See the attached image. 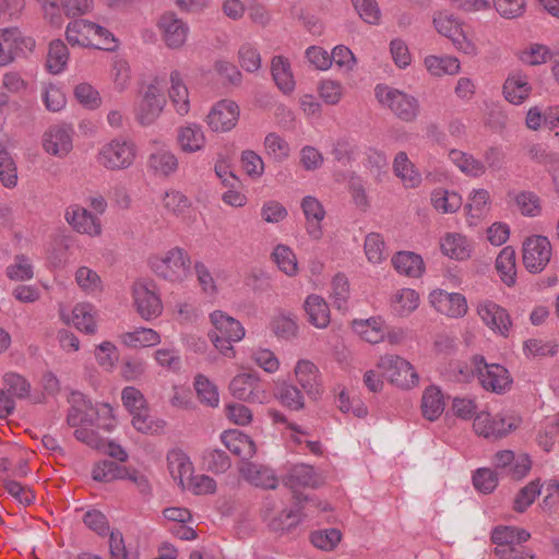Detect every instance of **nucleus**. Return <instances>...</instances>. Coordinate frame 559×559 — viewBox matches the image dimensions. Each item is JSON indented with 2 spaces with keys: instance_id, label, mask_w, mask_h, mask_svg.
Masks as SVG:
<instances>
[{
  "instance_id": "62",
  "label": "nucleus",
  "mask_w": 559,
  "mask_h": 559,
  "mask_svg": "<svg viewBox=\"0 0 559 559\" xmlns=\"http://www.w3.org/2000/svg\"><path fill=\"white\" fill-rule=\"evenodd\" d=\"M229 390L238 402L227 404L228 419H236L242 416L243 405L241 402L245 397V377L242 374L236 376L230 382Z\"/></svg>"
},
{
  "instance_id": "27",
  "label": "nucleus",
  "mask_w": 559,
  "mask_h": 559,
  "mask_svg": "<svg viewBox=\"0 0 559 559\" xmlns=\"http://www.w3.org/2000/svg\"><path fill=\"white\" fill-rule=\"evenodd\" d=\"M440 250L450 259L463 261L471 257L473 243L461 233H447L440 239Z\"/></svg>"
},
{
  "instance_id": "58",
  "label": "nucleus",
  "mask_w": 559,
  "mask_h": 559,
  "mask_svg": "<svg viewBox=\"0 0 559 559\" xmlns=\"http://www.w3.org/2000/svg\"><path fill=\"white\" fill-rule=\"evenodd\" d=\"M471 218L479 219L490 210V194L486 189L474 190L466 205Z\"/></svg>"
},
{
  "instance_id": "6",
  "label": "nucleus",
  "mask_w": 559,
  "mask_h": 559,
  "mask_svg": "<svg viewBox=\"0 0 559 559\" xmlns=\"http://www.w3.org/2000/svg\"><path fill=\"white\" fill-rule=\"evenodd\" d=\"M210 318L213 330L209 336L215 348L227 358L236 357L233 344L240 342L243 336L241 323L219 310L212 312Z\"/></svg>"
},
{
  "instance_id": "47",
  "label": "nucleus",
  "mask_w": 559,
  "mask_h": 559,
  "mask_svg": "<svg viewBox=\"0 0 559 559\" xmlns=\"http://www.w3.org/2000/svg\"><path fill=\"white\" fill-rule=\"evenodd\" d=\"M354 331L366 342L378 344L384 338L383 323L380 319L354 320Z\"/></svg>"
},
{
  "instance_id": "55",
  "label": "nucleus",
  "mask_w": 559,
  "mask_h": 559,
  "mask_svg": "<svg viewBox=\"0 0 559 559\" xmlns=\"http://www.w3.org/2000/svg\"><path fill=\"white\" fill-rule=\"evenodd\" d=\"M451 160L466 175L472 177H479L485 174V165L483 162L476 159L474 156L468 155L459 150H452L449 153Z\"/></svg>"
},
{
  "instance_id": "7",
  "label": "nucleus",
  "mask_w": 559,
  "mask_h": 559,
  "mask_svg": "<svg viewBox=\"0 0 559 559\" xmlns=\"http://www.w3.org/2000/svg\"><path fill=\"white\" fill-rule=\"evenodd\" d=\"M131 297L135 311L143 320L152 321L162 316L164 305L154 281L136 280L131 286Z\"/></svg>"
},
{
  "instance_id": "39",
  "label": "nucleus",
  "mask_w": 559,
  "mask_h": 559,
  "mask_svg": "<svg viewBox=\"0 0 559 559\" xmlns=\"http://www.w3.org/2000/svg\"><path fill=\"white\" fill-rule=\"evenodd\" d=\"M420 302L419 294L412 288H401L391 297V309L400 317H407L414 312Z\"/></svg>"
},
{
  "instance_id": "48",
  "label": "nucleus",
  "mask_w": 559,
  "mask_h": 559,
  "mask_svg": "<svg viewBox=\"0 0 559 559\" xmlns=\"http://www.w3.org/2000/svg\"><path fill=\"white\" fill-rule=\"evenodd\" d=\"M193 386L197 397L201 404L207 407H217L219 404V392L214 382L204 374L194 377Z\"/></svg>"
},
{
  "instance_id": "33",
  "label": "nucleus",
  "mask_w": 559,
  "mask_h": 559,
  "mask_svg": "<svg viewBox=\"0 0 559 559\" xmlns=\"http://www.w3.org/2000/svg\"><path fill=\"white\" fill-rule=\"evenodd\" d=\"M532 93V85L522 73L510 74L503 84L504 98L514 105L523 104Z\"/></svg>"
},
{
  "instance_id": "9",
  "label": "nucleus",
  "mask_w": 559,
  "mask_h": 559,
  "mask_svg": "<svg viewBox=\"0 0 559 559\" xmlns=\"http://www.w3.org/2000/svg\"><path fill=\"white\" fill-rule=\"evenodd\" d=\"M473 370L480 385L489 392L502 394L511 389L512 378L507 368L499 364H487L483 356L472 358Z\"/></svg>"
},
{
  "instance_id": "19",
  "label": "nucleus",
  "mask_w": 559,
  "mask_h": 559,
  "mask_svg": "<svg viewBox=\"0 0 559 559\" xmlns=\"http://www.w3.org/2000/svg\"><path fill=\"white\" fill-rule=\"evenodd\" d=\"M176 144L183 154L202 153L207 144L203 127L195 121H185L176 129Z\"/></svg>"
},
{
  "instance_id": "1",
  "label": "nucleus",
  "mask_w": 559,
  "mask_h": 559,
  "mask_svg": "<svg viewBox=\"0 0 559 559\" xmlns=\"http://www.w3.org/2000/svg\"><path fill=\"white\" fill-rule=\"evenodd\" d=\"M87 207L72 203L64 210V221L73 231L98 238L103 235L102 215L106 212L107 201L100 194H93L86 199Z\"/></svg>"
},
{
  "instance_id": "16",
  "label": "nucleus",
  "mask_w": 559,
  "mask_h": 559,
  "mask_svg": "<svg viewBox=\"0 0 559 559\" xmlns=\"http://www.w3.org/2000/svg\"><path fill=\"white\" fill-rule=\"evenodd\" d=\"M240 117L239 106L229 99L215 103L205 117V122L211 131L224 133L233 130Z\"/></svg>"
},
{
  "instance_id": "21",
  "label": "nucleus",
  "mask_w": 559,
  "mask_h": 559,
  "mask_svg": "<svg viewBox=\"0 0 559 559\" xmlns=\"http://www.w3.org/2000/svg\"><path fill=\"white\" fill-rule=\"evenodd\" d=\"M429 302L439 313L449 318H462L468 311L466 298L459 293L435 289L429 294Z\"/></svg>"
},
{
  "instance_id": "11",
  "label": "nucleus",
  "mask_w": 559,
  "mask_h": 559,
  "mask_svg": "<svg viewBox=\"0 0 559 559\" xmlns=\"http://www.w3.org/2000/svg\"><path fill=\"white\" fill-rule=\"evenodd\" d=\"M374 91L379 103L390 108L401 120L412 121L416 118L418 103L413 96L385 85H378Z\"/></svg>"
},
{
  "instance_id": "12",
  "label": "nucleus",
  "mask_w": 559,
  "mask_h": 559,
  "mask_svg": "<svg viewBox=\"0 0 559 559\" xmlns=\"http://www.w3.org/2000/svg\"><path fill=\"white\" fill-rule=\"evenodd\" d=\"M551 255L552 247L547 237L533 235L523 241L522 261L528 272H542L550 262Z\"/></svg>"
},
{
  "instance_id": "22",
  "label": "nucleus",
  "mask_w": 559,
  "mask_h": 559,
  "mask_svg": "<svg viewBox=\"0 0 559 559\" xmlns=\"http://www.w3.org/2000/svg\"><path fill=\"white\" fill-rule=\"evenodd\" d=\"M166 97L169 99L174 111L179 117H186L191 110L190 91L179 70L169 73V87Z\"/></svg>"
},
{
  "instance_id": "23",
  "label": "nucleus",
  "mask_w": 559,
  "mask_h": 559,
  "mask_svg": "<svg viewBox=\"0 0 559 559\" xmlns=\"http://www.w3.org/2000/svg\"><path fill=\"white\" fill-rule=\"evenodd\" d=\"M147 168L158 178H169L178 171L179 159L167 145H158L147 157Z\"/></svg>"
},
{
  "instance_id": "42",
  "label": "nucleus",
  "mask_w": 559,
  "mask_h": 559,
  "mask_svg": "<svg viewBox=\"0 0 559 559\" xmlns=\"http://www.w3.org/2000/svg\"><path fill=\"white\" fill-rule=\"evenodd\" d=\"M527 531L514 526H498L491 533V540L496 548L521 545L530 539Z\"/></svg>"
},
{
  "instance_id": "25",
  "label": "nucleus",
  "mask_w": 559,
  "mask_h": 559,
  "mask_svg": "<svg viewBox=\"0 0 559 559\" xmlns=\"http://www.w3.org/2000/svg\"><path fill=\"white\" fill-rule=\"evenodd\" d=\"M285 484L292 489L298 502H301L302 490L319 487L322 479L312 466L296 465L287 476Z\"/></svg>"
},
{
  "instance_id": "43",
  "label": "nucleus",
  "mask_w": 559,
  "mask_h": 559,
  "mask_svg": "<svg viewBox=\"0 0 559 559\" xmlns=\"http://www.w3.org/2000/svg\"><path fill=\"white\" fill-rule=\"evenodd\" d=\"M121 400L133 419H145L147 417V404L144 395L134 386H127L122 390Z\"/></svg>"
},
{
  "instance_id": "52",
  "label": "nucleus",
  "mask_w": 559,
  "mask_h": 559,
  "mask_svg": "<svg viewBox=\"0 0 559 559\" xmlns=\"http://www.w3.org/2000/svg\"><path fill=\"white\" fill-rule=\"evenodd\" d=\"M343 534L337 528H323L311 532L309 539L313 547L322 551H333L342 542Z\"/></svg>"
},
{
  "instance_id": "17",
  "label": "nucleus",
  "mask_w": 559,
  "mask_h": 559,
  "mask_svg": "<svg viewBox=\"0 0 559 559\" xmlns=\"http://www.w3.org/2000/svg\"><path fill=\"white\" fill-rule=\"evenodd\" d=\"M156 25L162 40L169 49H180L187 43L190 27L175 13L166 12L162 14Z\"/></svg>"
},
{
  "instance_id": "28",
  "label": "nucleus",
  "mask_w": 559,
  "mask_h": 559,
  "mask_svg": "<svg viewBox=\"0 0 559 559\" xmlns=\"http://www.w3.org/2000/svg\"><path fill=\"white\" fill-rule=\"evenodd\" d=\"M118 340L128 348L142 349L157 346L162 342V336L152 328L139 326L119 334Z\"/></svg>"
},
{
  "instance_id": "59",
  "label": "nucleus",
  "mask_w": 559,
  "mask_h": 559,
  "mask_svg": "<svg viewBox=\"0 0 559 559\" xmlns=\"http://www.w3.org/2000/svg\"><path fill=\"white\" fill-rule=\"evenodd\" d=\"M156 365L171 372H179L182 366L181 356L174 347H160L153 353Z\"/></svg>"
},
{
  "instance_id": "49",
  "label": "nucleus",
  "mask_w": 559,
  "mask_h": 559,
  "mask_svg": "<svg viewBox=\"0 0 559 559\" xmlns=\"http://www.w3.org/2000/svg\"><path fill=\"white\" fill-rule=\"evenodd\" d=\"M516 427L507 421H473V429L477 436L496 441L508 436Z\"/></svg>"
},
{
  "instance_id": "57",
  "label": "nucleus",
  "mask_w": 559,
  "mask_h": 559,
  "mask_svg": "<svg viewBox=\"0 0 559 559\" xmlns=\"http://www.w3.org/2000/svg\"><path fill=\"white\" fill-rule=\"evenodd\" d=\"M5 273L11 281L25 282L33 278L34 266L29 258L24 254H17L7 267Z\"/></svg>"
},
{
  "instance_id": "61",
  "label": "nucleus",
  "mask_w": 559,
  "mask_h": 559,
  "mask_svg": "<svg viewBox=\"0 0 559 559\" xmlns=\"http://www.w3.org/2000/svg\"><path fill=\"white\" fill-rule=\"evenodd\" d=\"M247 481L262 488H275L276 486L273 472L265 466L254 464H247Z\"/></svg>"
},
{
  "instance_id": "37",
  "label": "nucleus",
  "mask_w": 559,
  "mask_h": 559,
  "mask_svg": "<svg viewBox=\"0 0 559 559\" xmlns=\"http://www.w3.org/2000/svg\"><path fill=\"white\" fill-rule=\"evenodd\" d=\"M308 321L318 329H324L330 323V308L326 301L319 295H310L304 302Z\"/></svg>"
},
{
  "instance_id": "4",
  "label": "nucleus",
  "mask_w": 559,
  "mask_h": 559,
  "mask_svg": "<svg viewBox=\"0 0 559 559\" xmlns=\"http://www.w3.org/2000/svg\"><path fill=\"white\" fill-rule=\"evenodd\" d=\"M66 39L72 47L107 51L118 48V40L110 31L85 19L74 20L67 25Z\"/></svg>"
},
{
  "instance_id": "2",
  "label": "nucleus",
  "mask_w": 559,
  "mask_h": 559,
  "mask_svg": "<svg viewBox=\"0 0 559 559\" xmlns=\"http://www.w3.org/2000/svg\"><path fill=\"white\" fill-rule=\"evenodd\" d=\"M167 105L165 78L153 75L144 81L134 104L133 115L139 124L148 127L155 123Z\"/></svg>"
},
{
  "instance_id": "24",
  "label": "nucleus",
  "mask_w": 559,
  "mask_h": 559,
  "mask_svg": "<svg viewBox=\"0 0 559 559\" xmlns=\"http://www.w3.org/2000/svg\"><path fill=\"white\" fill-rule=\"evenodd\" d=\"M215 173L222 180L223 185L228 188L223 193V201L230 206H242L245 203V195L242 193V181L237 177L234 170L224 162L215 165Z\"/></svg>"
},
{
  "instance_id": "36",
  "label": "nucleus",
  "mask_w": 559,
  "mask_h": 559,
  "mask_svg": "<svg viewBox=\"0 0 559 559\" xmlns=\"http://www.w3.org/2000/svg\"><path fill=\"white\" fill-rule=\"evenodd\" d=\"M392 264L397 273L408 277H420L425 271L421 257L411 251H400L394 254Z\"/></svg>"
},
{
  "instance_id": "18",
  "label": "nucleus",
  "mask_w": 559,
  "mask_h": 559,
  "mask_svg": "<svg viewBox=\"0 0 559 559\" xmlns=\"http://www.w3.org/2000/svg\"><path fill=\"white\" fill-rule=\"evenodd\" d=\"M44 151L55 157L64 158L73 148V129L66 124L51 126L41 138Z\"/></svg>"
},
{
  "instance_id": "20",
  "label": "nucleus",
  "mask_w": 559,
  "mask_h": 559,
  "mask_svg": "<svg viewBox=\"0 0 559 559\" xmlns=\"http://www.w3.org/2000/svg\"><path fill=\"white\" fill-rule=\"evenodd\" d=\"M68 402V419H107L114 416V408L109 404L93 405L81 392H72Z\"/></svg>"
},
{
  "instance_id": "34",
  "label": "nucleus",
  "mask_w": 559,
  "mask_h": 559,
  "mask_svg": "<svg viewBox=\"0 0 559 559\" xmlns=\"http://www.w3.org/2000/svg\"><path fill=\"white\" fill-rule=\"evenodd\" d=\"M170 475L183 488L193 474V464L190 457L181 450L175 449L167 454Z\"/></svg>"
},
{
  "instance_id": "45",
  "label": "nucleus",
  "mask_w": 559,
  "mask_h": 559,
  "mask_svg": "<svg viewBox=\"0 0 559 559\" xmlns=\"http://www.w3.org/2000/svg\"><path fill=\"white\" fill-rule=\"evenodd\" d=\"M430 201L433 209L443 214H451L462 206V198L459 193L442 188L431 192Z\"/></svg>"
},
{
  "instance_id": "31",
  "label": "nucleus",
  "mask_w": 559,
  "mask_h": 559,
  "mask_svg": "<svg viewBox=\"0 0 559 559\" xmlns=\"http://www.w3.org/2000/svg\"><path fill=\"white\" fill-rule=\"evenodd\" d=\"M76 287L87 296H97L104 290V281L99 273L87 266L79 265L73 272Z\"/></svg>"
},
{
  "instance_id": "60",
  "label": "nucleus",
  "mask_w": 559,
  "mask_h": 559,
  "mask_svg": "<svg viewBox=\"0 0 559 559\" xmlns=\"http://www.w3.org/2000/svg\"><path fill=\"white\" fill-rule=\"evenodd\" d=\"M0 182L8 189L17 185V167L10 152L0 150Z\"/></svg>"
},
{
  "instance_id": "50",
  "label": "nucleus",
  "mask_w": 559,
  "mask_h": 559,
  "mask_svg": "<svg viewBox=\"0 0 559 559\" xmlns=\"http://www.w3.org/2000/svg\"><path fill=\"white\" fill-rule=\"evenodd\" d=\"M425 66L428 72L435 76L454 75L461 69L459 59L450 56H428L425 58Z\"/></svg>"
},
{
  "instance_id": "10",
  "label": "nucleus",
  "mask_w": 559,
  "mask_h": 559,
  "mask_svg": "<svg viewBox=\"0 0 559 559\" xmlns=\"http://www.w3.org/2000/svg\"><path fill=\"white\" fill-rule=\"evenodd\" d=\"M60 320L79 332L86 335H95L98 332L100 313L90 301H79L71 309H59Z\"/></svg>"
},
{
  "instance_id": "63",
  "label": "nucleus",
  "mask_w": 559,
  "mask_h": 559,
  "mask_svg": "<svg viewBox=\"0 0 559 559\" xmlns=\"http://www.w3.org/2000/svg\"><path fill=\"white\" fill-rule=\"evenodd\" d=\"M3 385L8 393H12L17 399L29 396L31 383L21 374L15 372H7L3 378Z\"/></svg>"
},
{
  "instance_id": "3",
  "label": "nucleus",
  "mask_w": 559,
  "mask_h": 559,
  "mask_svg": "<svg viewBox=\"0 0 559 559\" xmlns=\"http://www.w3.org/2000/svg\"><path fill=\"white\" fill-rule=\"evenodd\" d=\"M147 266L158 278L171 284H181L191 276V257L179 246L151 254Z\"/></svg>"
},
{
  "instance_id": "14",
  "label": "nucleus",
  "mask_w": 559,
  "mask_h": 559,
  "mask_svg": "<svg viewBox=\"0 0 559 559\" xmlns=\"http://www.w3.org/2000/svg\"><path fill=\"white\" fill-rule=\"evenodd\" d=\"M34 46L35 41L17 28L0 29V67L11 64L26 51H32Z\"/></svg>"
},
{
  "instance_id": "53",
  "label": "nucleus",
  "mask_w": 559,
  "mask_h": 559,
  "mask_svg": "<svg viewBox=\"0 0 559 559\" xmlns=\"http://www.w3.org/2000/svg\"><path fill=\"white\" fill-rule=\"evenodd\" d=\"M94 357L103 370L112 371L119 361V349L115 343L103 341L95 346Z\"/></svg>"
},
{
  "instance_id": "40",
  "label": "nucleus",
  "mask_w": 559,
  "mask_h": 559,
  "mask_svg": "<svg viewBox=\"0 0 559 559\" xmlns=\"http://www.w3.org/2000/svg\"><path fill=\"white\" fill-rule=\"evenodd\" d=\"M394 174L402 180L405 187L415 188L421 182V176L409 160L405 152L396 154L393 162Z\"/></svg>"
},
{
  "instance_id": "5",
  "label": "nucleus",
  "mask_w": 559,
  "mask_h": 559,
  "mask_svg": "<svg viewBox=\"0 0 559 559\" xmlns=\"http://www.w3.org/2000/svg\"><path fill=\"white\" fill-rule=\"evenodd\" d=\"M138 158L136 144L124 136H115L97 150L96 163L106 170L121 171L132 167Z\"/></svg>"
},
{
  "instance_id": "26",
  "label": "nucleus",
  "mask_w": 559,
  "mask_h": 559,
  "mask_svg": "<svg viewBox=\"0 0 559 559\" xmlns=\"http://www.w3.org/2000/svg\"><path fill=\"white\" fill-rule=\"evenodd\" d=\"M297 382L312 397L318 399L322 392L320 383V372L318 367L308 359H300L294 369Z\"/></svg>"
},
{
  "instance_id": "8",
  "label": "nucleus",
  "mask_w": 559,
  "mask_h": 559,
  "mask_svg": "<svg viewBox=\"0 0 559 559\" xmlns=\"http://www.w3.org/2000/svg\"><path fill=\"white\" fill-rule=\"evenodd\" d=\"M377 367L391 384L400 389L411 390L419 384V374L414 366L399 355L381 356Z\"/></svg>"
},
{
  "instance_id": "54",
  "label": "nucleus",
  "mask_w": 559,
  "mask_h": 559,
  "mask_svg": "<svg viewBox=\"0 0 559 559\" xmlns=\"http://www.w3.org/2000/svg\"><path fill=\"white\" fill-rule=\"evenodd\" d=\"M41 100L45 108L51 112L61 111L67 105V96L62 87L55 83H47L41 86Z\"/></svg>"
},
{
  "instance_id": "56",
  "label": "nucleus",
  "mask_w": 559,
  "mask_h": 559,
  "mask_svg": "<svg viewBox=\"0 0 559 559\" xmlns=\"http://www.w3.org/2000/svg\"><path fill=\"white\" fill-rule=\"evenodd\" d=\"M276 396L280 403L290 411H300L305 407L304 395L294 384L282 382L277 386Z\"/></svg>"
},
{
  "instance_id": "51",
  "label": "nucleus",
  "mask_w": 559,
  "mask_h": 559,
  "mask_svg": "<svg viewBox=\"0 0 559 559\" xmlns=\"http://www.w3.org/2000/svg\"><path fill=\"white\" fill-rule=\"evenodd\" d=\"M75 100L85 109L96 110L103 104L99 91L88 82H81L73 88Z\"/></svg>"
},
{
  "instance_id": "46",
  "label": "nucleus",
  "mask_w": 559,
  "mask_h": 559,
  "mask_svg": "<svg viewBox=\"0 0 559 559\" xmlns=\"http://www.w3.org/2000/svg\"><path fill=\"white\" fill-rule=\"evenodd\" d=\"M516 254L512 247H504L496 259V269L504 284L511 286L515 283Z\"/></svg>"
},
{
  "instance_id": "13",
  "label": "nucleus",
  "mask_w": 559,
  "mask_h": 559,
  "mask_svg": "<svg viewBox=\"0 0 559 559\" xmlns=\"http://www.w3.org/2000/svg\"><path fill=\"white\" fill-rule=\"evenodd\" d=\"M433 24L437 32L449 38L459 51L471 56L476 55L477 47L468 32H466L463 24L452 15L438 13L433 19Z\"/></svg>"
},
{
  "instance_id": "41",
  "label": "nucleus",
  "mask_w": 559,
  "mask_h": 559,
  "mask_svg": "<svg viewBox=\"0 0 559 559\" xmlns=\"http://www.w3.org/2000/svg\"><path fill=\"white\" fill-rule=\"evenodd\" d=\"M109 80L114 91L122 93L127 91L132 81L131 67L129 62L116 56L110 64Z\"/></svg>"
},
{
  "instance_id": "38",
  "label": "nucleus",
  "mask_w": 559,
  "mask_h": 559,
  "mask_svg": "<svg viewBox=\"0 0 559 559\" xmlns=\"http://www.w3.org/2000/svg\"><path fill=\"white\" fill-rule=\"evenodd\" d=\"M421 412L425 419H438L444 412L445 402L437 385L427 386L421 396Z\"/></svg>"
},
{
  "instance_id": "64",
  "label": "nucleus",
  "mask_w": 559,
  "mask_h": 559,
  "mask_svg": "<svg viewBox=\"0 0 559 559\" xmlns=\"http://www.w3.org/2000/svg\"><path fill=\"white\" fill-rule=\"evenodd\" d=\"M365 253L372 263H380L386 258L385 243L380 234L370 233L366 236Z\"/></svg>"
},
{
  "instance_id": "15",
  "label": "nucleus",
  "mask_w": 559,
  "mask_h": 559,
  "mask_svg": "<svg viewBox=\"0 0 559 559\" xmlns=\"http://www.w3.org/2000/svg\"><path fill=\"white\" fill-rule=\"evenodd\" d=\"M476 312L492 332L503 337L509 336L513 324L507 309L490 299H483L478 301Z\"/></svg>"
},
{
  "instance_id": "32",
  "label": "nucleus",
  "mask_w": 559,
  "mask_h": 559,
  "mask_svg": "<svg viewBox=\"0 0 559 559\" xmlns=\"http://www.w3.org/2000/svg\"><path fill=\"white\" fill-rule=\"evenodd\" d=\"M84 425L78 427L74 431L75 438L91 448L105 449L106 436L112 429V426H99L97 421H84Z\"/></svg>"
},
{
  "instance_id": "44",
  "label": "nucleus",
  "mask_w": 559,
  "mask_h": 559,
  "mask_svg": "<svg viewBox=\"0 0 559 559\" xmlns=\"http://www.w3.org/2000/svg\"><path fill=\"white\" fill-rule=\"evenodd\" d=\"M68 62L69 50L66 44L60 39L51 41L46 60L47 71L55 75L60 74L66 70Z\"/></svg>"
},
{
  "instance_id": "29",
  "label": "nucleus",
  "mask_w": 559,
  "mask_h": 559,
  "mask_svg": "<svg viewBox=\"0 0 559 559\" xmlns=\"http://www.w3.org/2000/svg\"><path fill=\"white\" fill-rule=\"evenodd\" d=\"M163 210L174 217L187 221L193 212L190 199L176 189L166 190L160 199Z\"/></svg>"
},
{
  "instance_id": "35",
  "label": "nucleus",
  "mask_w": 559,
  "mask_h": 559,
  "mask_svg": "<svg viewBox=\"0 0 559 559\" xmlns=\"http://www.w3.org/2000/svg\"><path fill=\"white\" fill-rule=\"evenodd\" d=\"M272 78L281 92L290 94L294 92L296 82L292 71L290 62L283 56H275L271 61Z\"/></svg>"
},
{
  "instance_id": "30",
  "label": "nucleus",
  "mask_w": 559,
  "mask_h": 559,
  "mask_svg": "<svg viewBox=\"0 0 559 559\" xmlns=\"http://www.w3.org/2000/svg\"><path fill=\"white\" fill-rule=\"evenodd\" d=\"M301 209L306 217L307 233L313 239H320L322 236L321 222L325 217L323 205L314 197L308 195L302 199Z\"/></svg>"
}]
</instances>
